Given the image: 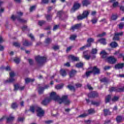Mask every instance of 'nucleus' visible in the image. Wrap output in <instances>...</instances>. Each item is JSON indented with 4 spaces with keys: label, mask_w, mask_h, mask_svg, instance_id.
<instances>
[{
    "label": "nucleus",
    "mask_w": 124,
    "mask_h": 124,
    "mask_svg": "<svg viewBox=\"0 0 124 124\" xmlns=\"http://www.w3.org/2000/svg\"><path fill=\"white\" fill-rule=\"evenodd\" d=\"M87 47H91V44H89L88 45H86V46H84L81 47H80L78 51H83V50H85Z\"/></svg>",
    "instance_id": "29"
},
{
    "label": "nucleus",
    "mask_w": 124,
    "mask_h": 124,
    "mask_svg": "<svg viewBox=\"0 0 124 124\" xmlns=\"http://www.w3.org/2000/svg\"><path fill=\"white\" fill-rule=\"evenodd\" d=\"M3 42H4V39L2 37L0 36V43H3Z\"/></svg>",
    "instance_id": "56"
},
{
    "label": "nucleus",
    "mask_w": 124,
    "mask_h": 124,
    "mask_svg": "<svg viewBox=\"0 0 124 124\" xmlns=\"http://www.w3.org/2000/svg\"><path fill=\"white\" fill-rule=\"evenodd\" d=\"M91 3V2L89 1V0H84L82 1V4L84 6H87V5H89Z\"/></svg>",
    "instance_id": "25"
},
{
    "label": "nucleus",
    "mask_w": 124,
    "mask_h": 124,
    "mask_svg": "<svg viewBox=\"0 0 124 124\" xmlns=\"http://www.w3.org/2000/svg\"><path fill=\"white\" fill-rule=\"evenodd\" d=\"M18 107V105H17V104L16 103H14L12 105V108H13V109H15V108H17Z\"/></svg>",
    "instance_id": "43"
},
{
    "label": "nucleus",
    "mask_w": 124,
    "mask_h": 124,
    "mask_svg": "<svg viewBox=\"0 0 124 124\" xmlns=\"http://www.w3.org/2000/svg\"><path fill=\"white\" fill-rule=\"evenodd\" d=\"M59 25H56L53 28V31H56V30H58L59 29Z\"/></svg>",
    "instance_id": "58"
},
{
    "label": "nucleus",
    "mask_w": 124,
    "mask_h": 124,
    "mask_svg": "<svg viewBox=\"0 0 124 124\" xmlns=\"http://www.w3.org/2000/svg\"><path fill=\"white\" fill-rule=\"evenodd\" d=\"M53 49L54 50H58L59 49V48H60V47L59 46H53Z\"/></svg>",
    "instance_id": "60"
},
{
    "label": "nucleus",
    "mask_w": 124,
    "mask_h": 124,
    "mask_svg": "<svg viewBox=\"0 0 124 124\" xmlns=\"http://www.w3.org/2000/svg\"><path fill=\"white\" fill-rule=\"evenodd\" d=\"M81 27V24H77L74 26H72L71 30V31H75V30H77V29H79Z\"/></svg>",
    "instance_id": "23"
},
{
    "label": "nucleus",
    "mask_w": 124,
    "mask_h": 124,
    "mask_svg": "<svg viewBox=\"0 0 124 124\" xmlns=\"http://www.w3.org/2000/svg\"><path fill=\"white\" fill-rule=\"evenodd\" d=\"M106 35V33H105V32H103V33H101V34H99L98 35H97V36L98 37H103V36H105V35Z\"/></svg>",
    "instance_id": "44"
},
{
    "label": "nucleus",
    "mask_w": 124,
    "mask_h": 124,
    "mask_svg": "<svg viewBox=\"0 0 124 124\" xmlns=\"http://www.w3.org/2000/svg\"><path fill=\"white\" fill-rule=\"evenodd\" d=\"M49 88V85H46L44 87H40L38 89V92L39 94H41L43 93V92H44L45 90Z\"/></svg>",
    "instance_id": "13"
},
{
    "label": "nucleus",
    "mask_w": 124,
    "mask_h": 124,
    "mask_svg": "<svg viewBox=\"0 0 124 124\" xmlns=\"http://www.w3.org/2000/svg\"><path fill=\"white\" fill-rule=\"evenodd\" d=\"M49 2V0H42V3L47 4Z\"/></svg>",
    "instance_id": "49"
},
{
    "label": "nucleus",
    "mask_w": 124,
    "mask_h": 124,
    "mask_svg": "<svg viewBox=\"0 0 124 124\" xmlns=\"http://www.w3.org/2000/svg\"><path fill=\"white\" fill-rule=\"evenodd\" d=\"M110 99H111V95H108L106 97V103H108V102H109L110 101Z\"/></svg>",
    "instance_id": "32"
},
{
    "label": "nucleus",
    "mask_w": 124,
    "mask_h": 124,
    "mask_svg": "<svg viewBox=\"0 0 124 124\" xmlns=\"http://www.w3.org/2000/svg\"><path fill=\"white\" fill-rule=\"evenodd\" d=\"M123 34H124V32H123L115 33L114 37L113 39V40H119V39H120V36H122Z\"/></svg>",
    "instance_id": "14"
},
{
    "label": "nucleus",
    "mask_w": 124,
    "mask_h": 124,
    "mask_svg": "<svg viewBox=\"0 0 124 124\" xmlns=\"http://www.w3.org/2000/svg\"><path fill=\"white\" fill-rule=\"evenodd\" d=\"M76 73H77V71H76V70H72L69 73L70 77V78L73 77L74 76V75H75V74H76Z\"/></svg>",
    "instance_id": "24"
},
{
    "label": "nucleus",
    "mask_w": 124,
    "mask_h": 124,
    "mask_svg": "<svg viewBox=\"0 0 124 124\" xmlns=\"http://www.w3.org/2000/svg\"><path fill=\"white\" fill-rule=\"evenodd\" d=\"M118 99H119V97L114 96L113 97V98H112V101H113V102L117 101V100H118Z\"/></svg>",
    "instance_id": "51"
},
{
    "label": "nucleus",
    "mask_w": 124,
    "mask_h": 124,
    "mask_svg": "<svg viewBox=\"0 0 124 124\" xmlns=\"http://www.w3.org/2000/svg\"><path fill=\"white\" fill-rule=\"evenodd\" d=\"M84 65V64L82 62H79V63H78L77 64H76V67H78V68H80V67H83V66Z\"/></svg>",
    "instance_id": "35"
},
{
    "label": "nucleus",
    "mask_w": 124,
    "mask_h": 124,
    "mask_svg": "<svg viewBox=\"0 0 124 124\" xmlns=\"http://www.w3.org/2000/svg\"><path fill=\"white\" fill-rule=\"evenodd\" d=\"M70 100L67 99V96L63 95L62 96V98L59 99L58 100V103L60 104L63 103L65 105H69L70 104Z\"/></svg>",
    "instance_id": "3"
},
{
    "label": "nucleus",
    "mask_w": 124,
    "mask_h": 124,
    "mask_svg": "<svg viewBox=\"0 0 124 124\" xmlns=\"http://www.w3.org/2000/svg\"><path fill=\"white\" fill-rule=\"evenodd\" d=\"M98 42H100V43L103 44V45H106V39H105V38L100 39L96 43H97Z\"/></svg>",
    "instance_id": "19"
},
{
    "label": "nucleus",
    "mask_w": 124,
    "mask_h": 124,
    "mask_svg": "<svg viewBox=\"0 0 124 124\" xmlns=\"http://www.w3.org/2000/svg\"><path fill=\"white\" fill-rule=\"evenodd\" d=\"M68 58H69V60H72L74 62L76 61H79L78 57H75L73 55H69L68 56Z\"/></svg>",
    "instance_id": "18"
},
{
    "label": "nucleus",
    "mask_w": 124,
    "mask_h": 124,
    "mask_svg": "<svg viewBox=\"0 0 124 124\" xmlns=\"http://www.w3.org/2000/svg\"><path fill=\"white\" fill-rule=\"evenodd\" d=\"M92 73H93V74H99L100 73V70L96 67H94L92 68V71L87 72L86 75L87 77H89Z\"/></svg>",
    "instance_id": "4"
},
{
    "label": "nucleus",
    "mask_w": 124,
    "mask_h": 124,
    "mask_svg": "<svg viewBox=\"0 0 124 124\" xmlns=\"http://www.w3.org/2000/svg\"><path fill=\"white\" fill-rule=\"evenodd\" d=\"M35 59L37 62H46V57L38 56H36Z\"/></svg>",
    "instance_id": "10"
},
{
    "label": "nucleus",
    "mask_w": 124,
    "mask_h": 124,
    "mask_svg": "<svg viewBox=\"0 0 124 124\" xmlns=\"http://www.w3.org/2000/svg\"><path fill=\"white\" fill-rule=\"evenodd\" d=\"M87 113H83L79 116V118H86L88 116Z\"/></svg>",
    "instance_id": "40"
},
{
    "label": "nucleus",
    "mask_w": 124,
    "mask_h": 124,
    "mask_svg": "<svg viewBox=\"0 0 124 124\" xmlns=\"http://www.w3.org/2000/svg\"><path fill=\"white\" fill-rule=\"evenodd\" d=\"M118 5H119V3H118V2H115L113 3V7H117Z\"/></svg>",
    "instance_id": "54"
},
{
    "label": "nucleus",
    "mask_w": 124,
    "mask_h": 124,
    "mask_svg": "<svg viewBox=\"0 0 124 124\" xmlns=\"http://www.w3.org/2000/svg\"><path fill=\"white\" fill-rule=\"evenodd\" d=\"M87 87H88L89 90H93V87H91V85H90L89 84L87 85Z\"/></svg>",
    "instance_id": "64"
},
{
    "label": "nucleus",
    "mask_w": 124,
    "mask_h": 124,
    "mask_svg": "<svg viewBox=\"0 0 124 124\" xmlns=\"http://www.w3.org/2000/svg\"><path fill=\"white\" fill-rule=\"evenodd\" d=\"M34 10H35V6H32L31 7L30 12H32V11H34Z\"/></svg>",
    "instance_id": "46"
},
{
    "label": "nucleus",
    "mask_w": 124,
    "mask_h": 124,
    "mask_svg": "<svg viewBox=\"0 0 124 124\" xmlns=\"http://www.w3.org/2000/svg\"><path fill=\"white\" fill-rule=\"evenodd\" d=\"M104 112L105 113V116H107V115H110L111 112H110L108 110L105 109L104 110Z\"/></svg>",
    "instance_id": "36"
},
{
    "label": "nucleus",
    "mask_w": 124,
    "mask_h": 124,
    "mask_svg": "<svg viewBox=\"0 0 124 124\" xmlns=\"http://www.w3.org/2000/svg\"><path fill=\"white\" fill-rule=\"evenodd\" d=\"M15 87V91H17V90H20V91H22L25 89V86H20L19 84H16L14 86Z\"/></svg>",
    "instance_id": "15"
},
{
    "label": "nucleus",
    "mask_w": 124,
    "mask_h": 124,
    "mask_svg": "<svg viewBox=\"0 0 124 124\" xmlns=\"http://www.w3.org/2000/svg\"><path fill=\"white\" fill-rule=\"evenodd\" d=\"M15 119V118L14 117V116H10L7 119V122L11 123V122L14 121Z\"/></svg>",
    "instance_id": "27"
},
{
    "label": "nucleus",
    "mask_w": 124,
    "mask_h": 124,
    "mask_svg": "<svg viewBox=\"0 0 124 124\" xmlns=\"http://www.w3.org/2000/svg\"><path fill=\"white\" fill-rule=\"evenodd\" d=\"M124 66V63H118L115 65V69H121L122 68H123Z\"/></svg>",
    "instance_id": "17"
},
{
    "label": "nucleus",
    "mask_w": 124,
    "mask_h": 124,
    "mask_svg": "<svg viewBox=\"0 0 124 124\" xmlns=\"http://www.w3.org/2000/svg\"><path fill=\"white\" fill-rule=\"evenodd\" d=\"M98 96V94L96 92H93L88 94L89 97H96Z\"/></svg>",
    "instance_id": "16"
},
{
    "label": "nucleus",
    "mask_w": 124,
    "mask_h": 124,
    "mask_svg": "<svg viewBox=\"0 0 124 124\" xmlns=\"http://www.w3.org/2000/svg\"><path fill=\"white\" fill-rule=\"evenodd\" d=\"M106 61L109 63H115L116 62H117V59L115 58L114 56H110L107 58Z\"/></svg>",
    "instance_id": "9"
},
{
    "label": "nucleus",
    "mask_w": 124,
    "mask_h": 124,
    "mask_svg": "<svg viewBox=\"0 0 124 124\" xmlns=\"http://www.w3.org/2000/svg\"><path fill=\"white\" fill-rule=\"evenodd\" d=\"M28 61L30 64H32V63H33V61H32V60L29 59Z\"/></svg>",
    "instance_id": "61"
},
{
    "label": "nucleus",
    "mask_w": 124,
    "mask_h": 124,
    "mask_svg": "<svg viewBox=\"0 0 124 124\" xmlns=\"http://www.w3.org/2000/svg\"><path fill=\"white\" fill-rule=\"evenodd\" d=\"M76 37H77V36L76 35H72L70 37V39L71 40H75V38H76Z\"/></svg>",
    "instance_id": "38"
},
{
    "label": "nucleus",
    "mask_w": 124,
    "mask_h": 124,
    "mask_svg": "<svg viewBox=\"0 0 124 124\" xmlns=\"http://www.w3.org/2000/svg\"><path fill=\"white\" fill-rule=\"evenodd\" d=\"M31 43H29L28 40H26L24 42H23V46H31Z\"/></svg>",
    "instance_id": "28"
},
{
    "label": "nucleus",
    "mask_w": 124,
    "mask_h": 124,
    "mask_svg": "<svg viewBox=\"0 0 124 124\" xmlns=\"http://www.w3.org/2000/svg\"><path fill=\"white\" fill-rule=\"evenodd\" d=\"M15 73L12 71L10 73V78L5 81V83H12V82H14L15 80Z\"/></svg>",
    "instance_id": "7"
},
{
    "label": "nucleus",
    "mask_w": 124,
    "mask_h": 124,
    "mask_svg": "<svg viewBox=\"0 0 124 124\" xmlns=\"http://www.w3.org/2000/svg\"><path fill=\"white\" fill-rule=\"evenodd\" d=\"M93 41H94V40L93 38H90L88 39L87 40V42H88L87 45H89V44H90V46H91V43H92V42H93Z\"/></svg>",
    "instance_id": "33"
},
{
    "label": "nucleus",
    "mask_w": 124,
    "mask_h": 124,
    "mask_svg": "<svg viewBox=\"0 0 124 124\" xmlns=\"http://www.w3.org/2000/svg\"><path fill=\"white\" fill-rule=\"evenodd\" d=\"M96 22H97V19L96 18H93L92 20V22L93 23V24H95Z\"/></svg>",
    "instance_id": "50"
},
{
    "label": "nucleus",
    "mask_w": 124,
    "mask_h": 124,
    "mask_svg": "<svg viewBox=\"0 0 124 124\" xmlns=\"http://www.w3.org/2000/svg\"><path fill=\"white\" fill-rule=\"evenodd\" d=\"M92 104H93V105H96V106H98L99 105V102L92 101Z\"/></svg>",
    "instance_id": "45"
},
{
    "label": "nucleus",
    "mask_w": 124,
    "mask_h": 124,
    "mask_svg": "<svg viewBox=\"0 0 124 124\" xmlns=\"http://www.w3.org/2000/svg\"><path fill=\"white\" fill-rule=\"evenodd\" d=\"M24 118H19L18 119V122H23L24 121Z\"/></svg>",
    "instance_id": "62"
},
{
    "label": "nucleus",
    "mask_w": 124,
    "mask_h": 124,
    "mask_svg": "<svg viewBox=\"0 0 124 124\" xmlns=\"http://www.w3.org/2000/svg\"><path fill=\"white\" fill-rule=\"evenodd\" d=\"M44 23H45V22H44V21H39L38 22V25H39V26H42V25H43V24H44Z\"/></svg>",
    "instance_id": "53"
},
{
    "label": "nucleus",
    "mask_w": 124,
    "mask_h": 124,
    "mask_svg": "<svg viewBox=\"0 0 124 124\" xmlns=\"http://www.w3.org/2000/svg\"><path fill=\"white\" fill-rule=\"evenodd\" d=\"M68 89L69 90H70L71 91H75V88L73 86L71 85H68Z\"/></svg>",
    "instance_id": "41"
},
{
    "label": "nucleus",
    "mask_w": 124,
    "mask_h": 124,
    "mask_svg": "<svg viewBox=\"0 0 124 124\" xmlns=\"http://www.w3.org/2000/svg\"><path fill=\"white\" fill-rule=\"evenodd\" d=\"M62 87H63V84H61V85H56L55 86V88L56 89H57V90H60L62 89Z\"/></svg>",
    "instance_id": "37"
},
{
    "label": "nucleus",
    "mask_w": 124,
    "mask_h": 124,
    "mask_svg": "<svg viewBox=\"0 0 124 124\" xmlns=\"http://www.w3.org/2000/svg\"><path fill=\"white\" fill-rule=\"evenodd\" d=\"M89 11H85L83 12V14L82 15H79L78 16V20H83V19H85V18H87L88 16L89 15Z\"/></svg>",
    "instance_id": "8"
},
{
    "label": "nucleus",
    "mask_w": 124,
    "mask_h": 124,
    "mask_svg": "<svg viewBox=\"0 0 124 124\" xmlns=\"http://www.w3.org/2000/svg\"><path fill=\"white\" fill-rule=\"evenodd\" d=\"M80 6H81V5H80V4H79L78 3H75L73 7L71 10V13H73V12H75V10L79 9V8H80Z\"/></svg>",
    "instance_id": "11"
},
{
    "label": "nucleus",
    "mask_w": 124,
    "mask_h": 124,
    "mask_svg": "<svg viewBox=\"0 0 124 124\" xmlns=\"http://www.w3.org/2000/svg\"><path fill=\"white\" fill-rule=\"evenodd\" d=\"M89 54H90V53L88 51H84L82 55L83 58L85 59V60H89L90 58L92 59V60L95 59V55H93L92 57H91V55H89Z\"/></svg>",
    "instance_id": "6"
},
{
    "label": "nucleus",
    "mask_w": 124,
    "mask_h": 124,
    "mask_svg": "<svg viewBox=\"0 0 124 124\" xmlns=\"http://www.w3.org/2000/svg\"><path fill=\"white\" fill-rule=\"evenodd\" d=\"M124 119L121 116H118L116 118V121L117 123H120V122H122V121H124Z\"/></svg>",
    "instance_id": "30"
},
{
    "label": "nucleus",
    "mask_w": 124,
    "mask_h": 124,
    "mask_svg": "<svg viewBox=\"0 0 124 124\" xmlns=\"http://www.w3.org/2000/svg\"><path fill=\"white\" fill-rule=\"evenodd\" d=\"M29 37H31V40H34V38L33 37V35H32V34H29Z\"/></svg>",
    "instance_id": "57"
},
{
    "label": "nucleus",
    "mask_w": 124,
    "mask_h": 124,
    "mask_svg": "<svg viewBox=\"0 0 124 124\" xmlns=\"http://www.w3.org/2000/svg\"><path fill=\"white\" fill-rule=\"evenodd\" d=\"M100 55L103 59H106V57H107V53L104 50L102 51L100 53Z\"/></svg>",
    "instance_id": "22"
},
{
    "label": "nucleus",
    "mask_w": 124,
    "mask_h": 124,
    "mask_svg": "<svg viewBox=\"0 0 124 124\" xmlns=\"http://www.w3.org/2000/svg\"><path fill=\"white\" fill-rule=\"evenodd\" d=\"M110 46L111 48H116V47H118V44L115 42H113L110 44Z\"/></svg>",
    "instance_id": "26"
},
{
    "label": "nucleus",
    "mask_w": 124,
    "mask_h": 124,
    "mask_svg": "<svg viewBox=\"0 0 124 124\" xmlns=\"http://www.w3.org/2000/svg\"><path fill=\"white\" fill-rule=\"evenodd\" d=\"M91 53L93 54V55L97 54V49H96V48H93L91 51Z\"/></svg>",
    "instance_id": "34"
},
{
    "label": "nucleus",
    "mask_w": 124,
    "mask_h": 124,
    "mask_svg": "<svg viewBox=\"0 0 124 124\" xmlns=\"http://www.w3.org/2000/svg\"><path fill=\"white\" fill-rule=\"evenodd\" d=\"M101 82H107V78H104L101 79Z\"/></svg>",
    "instance_id": "59"
},
{
    "label": "nucleus",
    "mask_w": 124,
    "mask_h": 124,
    "mask_svg": "<svg viewBox=\"0 0 124 124\" xmlns=\"http://www.w3.org/2000/svg\"><path fill=\"white\" fill-rule=\"evenodd\" d=\"M109 92H124V88H117L116 87H111L109 89Z\"/></svg>",
    "instance_id": "12"
},
{
    "label": "nucleus",
    "mask_w": 124,
    "mask_h": 124,
    "mask_svg": "<svg viewBox=\"0 0 124 124\" xmlns=\"http://www.w3.org/2000/svg\"><path fill=\"white\" fill-rule=\"evenodd\" d=\"M35 110L38 117H43L44 115V110L41 108L33 106L30 107V111L32 113H34Z\"/></svg>",
    "instance_id": "1"
},
{
    "label": "nucleus",
    "mask_w": 124,
    "mask_h": 124,
    "mask_svg": "<svg viewBox=\"0 0 124 124\" xmlns=\"http://www.w3.org/2000/svg\"><path fill=\"white\" fill-rule=\"evenodd\" d=\"M51 18V17L50 16V15H47L46 16V19H47V20H48V21L50 20Z\"/></svg>",
    "instance_id": "63"
},
{
    "label": "nucleus",
    "mask_w": 124,
    "mask_h": 124,
    "mask_svg": "<svg viewBox=\"0 0 124 124\" xmlns=\"http://www.w3.org/2000/svg\"><path fill=\"white\" fill-rule=\"evenodd\" d=\"M51 41L52 40L50 38H47L46 39L45 43L48 44V43H50Z\"/></svg>",
    "instance_id": "39"
},
{
    "label": "nucleus",
    "mask_w": 124,
    "mask_h": 124,
    "mask_svg": "<svg viewBox=\"0 0 124 124\" xmlns=\"http://www.w3.org/2000/svg\"><path fill=\"white\" fill-rule=\"evenodd\" d=\"M21 16H23V13L21 12H17V16H16L14 15H12L11 16V19L13 20H16V19H17L18 21L19 22H21V23H26L27 22V20L21 18Z\"/></svg>",
    "instance_id": "2"
},
{
    "label": "nucleus",
    "mask_w": 124,
    "mask_h": 124,
    "mask_svg": "<svg viewBox=\"0 0 124 124\" xmlns=\"http://www.w3.org/2000/svg\"><path fill=\"white\" fill-rule=\"evenodd\" d=\"M66 72H67V70L62 69L60 70V74L63 77H64V76H66Z\"/></svg>",
    "instance_id": "20"
},
{
    "label": "nucleus",
    "mask_w": 124,
    "mask_h": 124,
    "mask_svg": "<svg viewBox=\"0 0 124 124\" xmlns=\"http://www.w3.org/2000/svg\"><path fill=\"white\" fill-rule=\"evenodd\" d=\"M14 62H15L16 63H19V62H20V58L16 57V58H15V59H14Z\"/></svg>",
    "instance_id": "42"
},
{
    "label": "nucleus",
    "mask_w": 124,
    "mask_h": 124,
    "mask_svg": "<svg viewBox=\"0 0 124 124\" xmlns=\"http://www.w3.org/2000/svg\"><path fill=\"white\" fill-rule=\"evenodd\" d=\"M88 113L89 114H93V113H94V109L91 108L88 110Z\"/></svg>",
    "instance_id": "47"
},
{
    "label": "nucleus",
    "mask_w": 124,
    "mask_h": 124,
    "mask_svg": "<svg viewBox=\"0 0 124 124\" xmlns=\"http://www.w3.org/2000/svg\"><path fill=\"white\" fill-rule=\"evenodd\" d=\"M124 23H121L119 25V29H120L121 30H122V29H123V28H124Z\"/></svg>",
    "instance_id": "48"
},
{
    "label": "nucleus",
    "mask_w": 124,
    "mask_h": 124,
    "mask_svg": "<svg viewBox=\"0 0 124 124\" xmlns=\"http://www.w3.org/2000/svg\"><path fill=\"white\" fill-rule=\"evenodd\" d=\"M51 101V99H53V100H55V101H57V102L59 103V100L61 99L60 98V96L58 95H57V93H56V92H52L50 94V98H48Z\"/></svg>",
    "instance_id": "5"
},
{
    "label": "nucleus",
    "mask_w": 124,
    "mask_h": 124,
    "mask_svg": "<svg viewBox=\"0 0 124 124\" xmlns=\"http://www.w3.org/2000/svg\"><path fill=\"white\" fill-rule=\"evenodd\" d=\"M14 46L16 47H20V44L18 43H14Z\"/></svg>",
    "instance_id": "52"
},
{
    "label": "nucleus",
    "mask_w": 124,
    "mask_h": 124,
    "mask_svg": "<svg viewBox=\"0 0 124 124\" xmlns=\"http://www.w3.org/2000/svg\"><path fill=\"white\" fill-rule=\"evenodd\" d=\"M33 81H34V79H31V78L25 79L26 84H28V83H30V82H33Z\"/></svg>",
    "instance_id": "31"
},
{
    "label": "nucleus",
    "mask_w": 124,
    "mask_h": 124,
    "mask_svg": "<svg viewBox=\"0 0 124 124\" xmlns=\"http://www.w3.org/2000/svg\"><path fill=\"white\" fill-rule=\"evenodd\" d=\"M118 18V16H117V15H113L111 17L112 20H116Z\"/></svg>",
    "instance_id": "55"
},
{
    "label": "nucleus",
    "mask_w": 124,
    "mask_h": 124,
    "mask_svg": "<svg viewBox=\"0 0 124 124\" xmlns=\"http://www.w3.org/2000/svg\"><path fill=\"white\" fill-rule=\"evenodd\" d=\"M50 101H51L50 100L49 98H46L44 100H43V101L42 102V104H43V105H47V104H48V103H49Z\"/></svg>",
    "instance_id": "21"
}]
</instances>
